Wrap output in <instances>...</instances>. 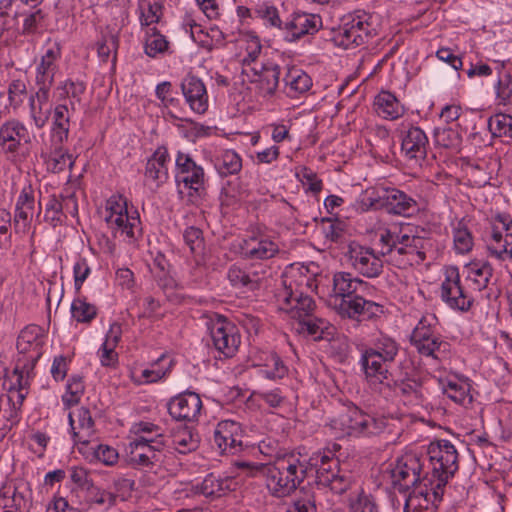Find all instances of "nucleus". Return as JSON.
I'll list each match as a JSON object with an SVG mask.
<instances>
[{"label":"nucleus","mask_w":512,"mask_h":512,"mask_svg":"<svg viewBox=\"0 0 512 512\" xmlns=\"http://www.w3.org/2000/svg\"><path fill=\"white\" fill-rule=\"evenodd\" d=\"M84 393V384L80 376H73L67 383V391L62 396L65 406L70 407L76 405Z\"/></svg>","instance_id":"nucleus-57"},{"label":"nucleus","mask_w":512,"mask_h":512,"mask_svg":"<svg viewBox=\"0 0 512 512\" xmlns=\"http://www.w3.org/2000/svg\"><path fill=\"white\" fill-rule=\"evenodd\" d=\"M214 442L222 453L236 454L242 449V432L239 423L232 420L219 422L214 430Z\"/></svg>","instance_id":"nucleus-23"},{"label":"nucleus","mask_w":512,"mask_h":512,"mask_svg":"<svg viewBox=\"0 0 512 512\" xmlns=\"http://www.w3.org/2000/svg\"><path fill=\"white\" fill-rule=\"evenodd\" d=\"M166 360H168V366L165 370H163V369H144L141 371V374L139 376L133 373L131 375L132 381L137 385H142V384L154 383V382L161 380L168 373V371L172 365V360L169 359L165 354H162L157 359V361L153 364V365H156V364L166 361Z\"/></svg>","instance_id":"nucleus-47"},{"label":"nucleus","mask_w":512,"mask_h":512,"mask_svg":"<svg viewBox=\"0 0 512 512\" xmlns=\"http://www.w3.org/2000/svg\"><path fill=\"white\" fill-rule=\"evenodd\" d=\"M441 299L452 309L467 311L473 299L461 285L459 271L456 267H449L445 271V280L441 284Z\"/></svg>","instance_id":"nucleus-15"},{"label":"nucleus","mask_w":512,"mask_h":512,"mask_svg":"<svg viewBox=\"0 0 512 512\" xmlns=\"http://www.w3.org/2000/svg\"><path fill=\"white\" fill-rule=\"evenodd\" d=\"M24 144H31V136L22 121L10 118L0 124V150L5 155L17 154Z\"/></svg>","instance_id":"nucleus-17"},{"label":"nucleus","mask_w":512,"mask_h":512,"mask_svg":"<svg viewBox=\"0 0 512 512\" xmlns=\"http://www.w3.org/2000/svg\"><path fill=\"white\" fill-rule=\"evenodd\" d=\"M443 393L452 401L462 406L472 403L470 384L467 379L459 378L456 375L439 379Z\"/></svg>","instance_id":"nucleus-31"},{"label":"nucleus","mask_w":512,"mask_h":512,"mask_svg":"<svg viewBox=\"0 0 512 512\" xmlns=\"http://www.w3.org/2000/svg\"><path fill=\"white\" fill-rule=\"evenodd\" d=\"M426 249H418L408 244L394 245L393 249H388V260L399 268L421 264L426 259Z\"/></svg>","instance_id":"nucleus-34"},{"label":"nucleus","mask_w":512,"mask_h":512,"mask_svg":"<svg viewBox=\"0 0 512 512\" xmlns=\"http://www.w3.org/2000/svg\"><path fill=\"white\" fill-rule=\"evenodd\" d=\"M282 284L283 288L276 295L279 310L298 322L311 315L315 302L307 292L317 289L316 274L305 266L292 267L284 273Z\"/></svg>","instance_id":"nucleus-2"},{"label":"nucleus","mask_w":512,"mask_h":512,"mask_svg":"<svg viewBox=\"0 0 512 512\" xmlns=\"http://www.w3.org/2000/svg\"><path fill=\"white\" fill-rule=\"evenodd\" d=\"M398 352L399 345L394 339L381 336L361 355L360 364L368 388L379 399L390 401L394 398L395 380L389 368Z\"/></svg>","instance_id":"nucleus-1"},{"label":"nucleus","mask_w":512,"mask_h":512,"mask_svg":"<svg viewBox=\"0 0 512 512\" xmlns=\"http://www.w3.org/2000/svg\"><path fill=\"white\" fill-rule=\"evenodd\" d=\"M372 19L373 17L364 11L345 16L334 35L336 45L349 49L364 44L376 34Z\"/></svg>","instance_id":"nucleus-7"},{"label":"nucleus","mask_w":512,"mask_h":512,"mask_svg":"<svg viewBox=\"0 0 512 512\" xmlns=\"http://www.w3.org/2000/svg\"><path fill=\"white\" fill-rule=\"evenodd\" d=\"M59 57V47L53 46L46 50L36 68V84H53Z\"/></svg>","instance_id":"nucleus-39"},{"label":"nucleus","mask_w":512,"mask_h":512,"mask_svg":"<svg viewBox=\"0 0 512 512\" xmlns=\"http://www.w3.org/2000/svg\"><path fill=\"white\" fill-rule=\"evenodd\" d=\"M175 162L178 181L191 190L190 197L201 196L206 181L202 166L197 165L190 155L182 152H178Z\"/></svg>","instance_id":"nucleus-19"},{"label":"nucleus","mask_w":512,"mask_h":512,"mask_svg":"<svg viewBox=\"0 0 512 512\" xmlns=\"http://www.w3.org/2000/svg\"><path fill=\"white\" fill-rule=\"evenodd\" d=\"M201 409L202 401L194 392L181 393L168 403L169 414L177 421L193 423L198 420Z\"/></svg>","instance_id":"nucleus-20"},{"label":"nucleus","mask_w":512,"mask_h":512,"mask_svg":"<svg viewBox=\"0 0 512 512\" xmlns=\"http://www.w3.org/2000/svg\"><path fill=\"white\" fill-rule=\"evenodd\" d=\"M278 252V244L265 235L251 236L240 245V253L246 259L267 260Z\"/></svg>","instance_id":"nucleus-26"},{"label":"nucleus","mask_w":512,"mask_h":512,"mask_svg":"<svg viewBox=\"0 0 512 512\" xmlns=\"http://www.w3.org/2000/svg\"><path fill=\"white\" fill-rule=\"evenodd\" d=\"M119 40L118 36L112 32L102 34L97 43L98 56L102 61H107L112 52L116 53Z\"/></svg>","instance_id":"nucleus-61"},{"label":"nucleus","mask_w":512,"mask_h":512,"mask_svg":"<svg viewBox=\"0 0 512 512\" xmlns=\"http://www.w3.org/2000/svg\"><path fill=\"white\" fill-rule=\"evenodd\" d=\"M214 167L221 177L236 175L242 169V159L234 150H223L215 156Z\"/></svg>","instance_id":"nucleus-42"},{"label":"nucleus","mask_w":512,"mask_h":512,"mask_svg":"<svg viewBox=\"0 0 512 512\" xmlns=\"http://www.w3.org/2000/svg\"><path fill=\"white\" fill-rule=\"evenodd\" d=\"M32 372L21 371L19 364L15 368V374L17 375L16 383L9 389L7 394L8 402L11 405L10 413L7 419L12 423L18 421V413L22 407V404L28 394L27 388L29 386V378Z\"/></svg>","instance_id":"nucleus-29"},{"label":"nucleus","mask_w":512,"mask_h":512,"mask_svg":"<svg viewBox=\"0 0 512 512\" xmlns=\"http://www.w3.org/2000/svg\"><path fill=\"white\" fill-rule=\"evenodd\" d=\"M75 110L68 107L66 102H59L51 110V144H64L69 137L71 117Z\"/></svg>","instance_id":"nucleus-25"},{"label":"nucleus","mask_w":512,"mask_h":512,"mask_svg":"<svg viewBox=\"0 0 512 512\" xmlns=\"http://www.w3.org/2000/svg\"><path fill=\"white\" fill-rule=\"evenodd\" d=\"M297 330L306 332L314 340H330L335 328L326 320L311 314L298 322Z\"/></svg>","instance_id":"nucleus-38"},{"label":"nucleus","mask_w":512,"mask_h":512,"mask_svg":"<svg viewBox=\"0 0 512 512\" xmlns=\"http://www.w3.org/2000/svg\"><path fill=\"white\" fill-rule=\"evenodd\" d=\"M283 81L287 89L286 93L290 97L305 93L312 85L310 76L297 68L289 69Z\"/></svg>","instance_id":"nucleus-44"},{"label":"nucleus","mask_w":512,"mask_h":512,"mask_svg":"<svg viewBox=\"0 0 512 512\" xmlns=\"http://www.w3.org/2000/svg\"><path fill=\"white\" fill-rule=\"evenodd\" d=\"M312 456H320L318 465L314 466L316 472V479L320 485L330 488L336 494H343L351 486V477L342 472L340 469L336 470L335 474L325 470V461L330 459V451L316 452Z\"/></svg>","instance_id":"nucleus-21"},{"label":"nucleus","mask_w":512,"mask_h":512,"mask_svg":"<svg viewBox=\"0 0 512 512\" xmlns=\"http://www.w3.org/2000/svg\"><path fill=\"white\" fill-rule=\"evenodd\" d=\"M169 160L168 151L164 147H159L148 159L145 169L147 180L155 182L156 186L168 179L167 162Z\"/></svg>","instance_id":"nucleus-36"},{"label":"nucleus","mask_w":512,"mask_h":512,"mask_svg":"<svg viewBox=\"0 0 512 512\" xmlns=\"http://www.w3.org/2000/svg\"><path fill=\"white\" fill-rule=\"evenodd\" d=\"M512 225V219H510L507 215H497L492 222L490 238L487 244L488 251L492 256H494V246L495 242L504 243L506 239V235L510 232V226Z\"/></svg>","instance_id":"nucleus-45"},{"label":"nucleus","mask_w":512,"mask_h":512,"mask_svg":"<svg viewBox=\"0 0 512 512\" xmlns=\"http://www.w3.org/2000/svg\"><path fill=\"white\" fill-rule=\"evenodd\" d=\"M72 317L81 323L91 322L97 315V308L85 298H76L71 304Z\"/></svg>","instance_id":"nucleus-52"},{"label":"nucleus","mask_w":512,"mask_h":512,"mask_svg":"<svg viewBox=\"0 0 512 512\" xmlns=\"http://www.w3.org/2000/svg\"><path fill=\"white\" fill-rule=\"evenodd\" d=\"M377 113L385 119L394 120L401 117L404 108L397 98L388 91H382L375 98Z\"/></svg>","instance_id":"nucleus-43"},{"label":"nucleus","mask_w":512,"mask_h":512,"mask_svg":"<svg viewBox=\"0 0 512 512\" xmlns=\"http://www.w3.org/2000/svg\"><path fill=\"white\" fill-rule=\"evenodd\" d=\"M103 217L115 239L134 244L142 235L138 211L129 210L128 200L121 194H114L106 200Z\"/></svg>","instance_id":"nucleus-4"},{"label":"nucleus","mask_w":512,"mask_h":512,"mask_svg":"<svg viewBox=\"0 0 512 512\" xmlns=\"http://www.w3.org/2000/svg\"><path fill=\"white\" fill-rule=\"evenodd\" d=\"M45 13L38 9L25 16L23 21L22 33L24 35H33L45 27Z\"/></svg>","instance_id":"nucleus-62"},{"label":"nucleus","mask_w":512,"mask_h":512,"mask_svg":"<svg viewBox=\"0 0 512 512\" xmlns=\"http://www.w3.org/2000/svg\"><path fill=\"white\" fill-rule=\"evenodd\" d=\"M427 459L431 467V476L439 485H446L458 471V452L448 440L440 439L431 442L427 447Z\"/></svg>","instance_id":"nucleus-6"},{"label":"nucleus","mask_w":512,"mask_h":512,"mask_svg":"<svg viewBox=\"0 0 512 512\" xmlns=\"http://www.w3.org/2000/svg\"><path fill=\"white\" fill-rule=\"evenodd\" d=\"M386 426L383 418L374 417L358 407H350L332 421L338 437L371 436L381 433Z\"/></svg>","instance_id":"nucleus-5"},{"label":"nucleus","mask_w":512,"mask_h":512,"mask_svg":"<svg viewBox=\"0 0 512 512\" xmlns=\"http://www.w3.org/2000/svg\"><path fill=\"white\" fill-rule=\"evenodd\" d=\"M86 500L90 504L109 508L116 503V495L112 492L100 489L94 484L86 490Z\"/></svg>","instance_id":"nucleus-56"},{"label":"nucleus","mask_w":512,"mask_h":512,"mask_svg":"<svg viewBox=\"0 0 512 512\" xmlns=\"http://www.w3.org/2000/svg\"><path fill=\"white\" fill-rule=\"evenodd\" d=\"M350 512H380L375 499L365 493H360L349 505Z\"/></svg>","instance_id":"nucleus-63"},{"label":"nucleus","mask_w":512,"mask_h":512,"mask_svg":"<svg viewBox=\"0 0 512 512\" xmlns=\"http://www.w3.org/2000/svg\"><path fill=\"white\" fill-rule=\"evenodd\" d=\"M395 245L407 246L411 244L412 247L418 249H426L429 246V240L424 237L412 234L410 227L401 228L398 232L393 231Z\"/></svg>","instance_id":"nucleus-55"},{"label":"nucleus","mask_w":512,"mask_h":512,"mask_svg":"<svg viewBox=\"0 0 512 512\" xmlns=\"http://www.w3.org/2000/svg\"><path fill=\"white\" fill-rule=\"evenodd\" d=\"M496 101L498 105H512V75L499 73L495 84Z\"/></svg>","instance_id":"nucleus-54"},{"label":"nucleus","mask_w":512,"mask_h":512,"mask_svg":"<svg viewBox=\"0 0 512 512\" xmlns=\"http://www.w3.org/2000/svg\"><path fill=\"white\" fill-rule=\"evenodd\" d=\"M434 141L440 147L458 149L462 139L460 134L451 127H437L434 130Z\"/></svg>","instance_id":"nucleus-53"},{"label":"nucleus","mask_w":512,"mask_h":512,"mask_svg":"<svg viewBox=\"0 0 512 512\" xmlns=\"http://www.w3.org/2000/svg\"><path fill=\"white\" fill-rule=\"evenodd\" d=\"M334 306L341 316L350 319L371 318L381 312L379 304L366 300L357 293L350 297L340 298V301L335 303Z\"/></svg>","instance_id":"nucleus-22"},{"label":"nucleus","mask_w":512,"mask_h":512,"mask_svg":"<svg viewBox=\"0 0 512 512\" xmlns=\"http://www.w3.org/2000/svg\"><path fill=\"white\" fill-rule=\"evenodd\" d=\"M344 259L352 269L363 277L374 279L383 272L384 263L380 255L373 248L356 241L347 245Z\"/></svg>","instance_id":"nucleus-13"},{"label":"nucleus","mask_w":512,"mask_h":512,"mask_svg":"<svg viewBox=\"0 0 512 512\" xmlns=\"http://www.w3.org/2000/svg\"><path fill=\"white\" fill-rule=\"evenodd\" d=\"M368 287V283L358 277H354L349 272H337L333 276V289L331 298L334 304L340 301V298L350 297Z\"/></svg>","instance_id":"nucleus-30"},{"label":"nucleus","mask_w":512,"mask_h":512,"mask_svg":"<svg viewBox=\"0 0 512 512\" xmlns=\"http://www.w3.org/2000/svg\"><path fill=\"white\" fill-rule=\"evenodd\" d=\"M253 12L255 17L266 21L267 24L281 28L282 22L280 20L278 10L272 4L268 2L259 3L255 6Z\"/></svg>","instance_id":"nucleus-59"},{"label":"nucleus","mask_w":512,"mask_h":512,"mask_svg":"<svg viewBox=\"0 0 512 512\" xmlns=\"http://www.w3.org/2000/svg\"><path fill=\"white\" fill-rule=\"evenodd\" d=\"M52 108L29 101V116L35 128L42 129L48 123Z\"/></svg>","instance_id":"nucleus-60"},{"label":"nucleus","mask_w":512,"mask_h":512,"mask_svg":"<svg viewBox=\"0 0 512 512\" xmlns=\"http://www.w3.org/2000/svg\"><path fill=\"white\" fill-rule=\"evenodd\" d=\"M43 343L42 330L37 325H29L20 332L17 339V349L20 354L26 357L22 367H20L21 371H33L36 362L42 355Z\"/></svg>","instance_id":"nucleus-16"},{"label":"nucleus","mask_w":512,"mask_h":512,"mask_svg":"<svg viewBox=\"0 0 512 512\" xmlns=\"http://www.w3.org/2000/svg\"><path fill=\"white\" fill-rule=\"evenodd\" d=\"M245 77L255 85V89L260 95L272 96L279 84L280 67L272 61L253 64V67L246 68Z\"/></svg>","instance_id":"nucleus-18"},{"label":"nucleus","mask_w":512,"mask_h":512,"mask_svg":"<svg viewBox=\"0 0 512 512\" xmlns=\"http://www.w3.org/2000/svg\"><path fill=\"white\" fill-rule=\"evenodd\" d=\"M425 459L408 453L399 458L396 463L390 464L383 473L384 477H389L393 487L399 491H406L410 487L423 482V477L428 472L424 470Z\"/></svg>","instance_id":"nucleus-9"},{"label":"nucleus","mask_w":512,"mask_h":512,"mask_svg":"<svg viewBox=\"0 0 512 512\" xmlns=\"http://www.w3.org/2000/svg\"><path fill=\"white\" fill-rule=\"evenodd\" d=\"M428 138L419 127H411L402 139L401 148L410 159H424L427 154Z\"/></svg>","instance_id":"nucleus-33"},{"label":"nucleus","mask_w":512,"mask_h":512,"mask_svg":"<svg viewBox=\"0 0 512 512\" xmlns=\"http://www.w3.org/2000/svg\"><path fill=\"white\" fill-rule=\"evenodd\" d=\"M182 93L190 108L203 114L208 109V94L203 81L196 76L188 75L181 83Z\"/></svg>","instance_id":"nucleus-28"},{"label":"nucleus","mask_w":512,"mask_h":512,"mask_svg":"<svg viewBox=\"0 0 512 512\" xmlns=\"http://www.w3.org/2000/svg\"><path fill=\"white\" fill-rule=\"evenodd\" d=\"M203 320L217 351L225 357H232L241 342L238 327L217 313L204 315Z\"/></svg>","instance_id":"nucleus-10"},{"label":"nucleus","mask_w":512,"mask_h":512,"mask_svg":"<svg viewBox=\"0 0 512 512\" xmlns=\"http://www.w3.org/2000/svg\"><path fill=\"white\" fill-rule=\"evenodd\" d=\"M68 417L74 440L87 443L95 431L94 420L90 411L85 407H81L75 412L69 413Z\"/></svg>","instance_id":"nucleus-32"},{"label":"nucleus","mask_w":512,"mask_h":512,"mask_svg":"<svg viewBox=\"0 0 512 512\" xmlns=\"http://www.w3.org/2000/svg\"><path fill=\"white\" fill-rule=\"evenodd\" d=\"M200 443V437L192 425H180L173 429L172 444L174 449L186 454L195 451Z\"/></svg>","instance_id":"nucleus-37"},{"label":"nucleus","mask_w":512,"mask_h":512,"mask_svg":"<svg viewBox=\"0 0 512 512\" xmlns=\"http://www.w3.org/2000/svg\"><path fill=\"white\" fill-rule=\"evenodd\" d=\"M235 482L231 478H222L214 474L207 475L200 484L194 487L195 493L206 498L215 499L234 489Z\"/></svg>","instance_id":"nucleus-35"},{"label":"nucleus","mask_w":512,"mask_h":512,"mask_svg":"<svg viewBox=\"0 0 512 512\" xmlns=\"http://www.w3.org/2000/svg\"><path fill=\"white\" fill-rule=\"evenodd\" d=\"M446 485H439L427 474L423 477V486L417 487L407 498L405 512H436L442 501Z\"/></svg>","instance_id":"nucleus-14"},{"label":"nucleus","mask_w":512,"mask_h":512,"mask_svg":"<svg viewBox=\"0 0 512 512\" xmlns=\"http://www.w3.org/2000/svg\"><path fill=\"white\" fill-rule=\"evenodd\" d=\"M493 275V268L488 262L472 263L468 267V279L475 284V288L483 290L488 286Z\"/></svg>","instance_id":"nucleus-46"},{"label":"nucleus","mask_w":512,"mask_h":512,"mask_svg":"<svg viewBox=\"0 0 512 512\" xmlns=\"http://www.w3.org/2000/svg\"><path fill=\"white\" fill-rule=\"evenodd\" d=\"M362 202L365 206L362 207L363 211L381 206L391 214L404 217H410L419 211V205L414 198L392 187L377 190V195L374 191L367 192Z\"/></svg>","instance_id":"nucleus-8"},{"label":"nucleus","mask_w":512,"mask_h":512,"mask_svg":"<svg viewBox=\"0 0 512 512\" xmlns=\"http://www.w3.org/2000/svg\"><path fill=\"white\" fill-rule=\"evenodd\" d=\"M168 49V41L165 36L159 33V31L153 28L146 29L145 38V53L152 58H155L158 54L164 53Z\"/></svg>","instance_id":"nucleus-48"},{"label":"nucleus","mask_w":512,"mask_h":512,"mask_svg":"<svg viewBox=\"0 0 512 512\" xmlns=\"http://www.w3.org/2000/svg\"><path fill=\"white\" fill-rule=\"evenodd\" d=\"M320 456H310L309 459L290 455L278 459L269 467H261L262 477L269 493L276 498H284L293 493L297 487L314 471Z\"/></svg>","instance_id":"nucleus-3"},{"label":"nucleus","mask_w":512,"mask_h":512,"mask_svg":"<svg viewBox=\"0 0 512 512\" xmlns=\"http://www.w3.org/2000/svg\"><path fill=\"white\" fill-rule=\"evenodd\" d=\"M488 127L493 136L512 138V116L497 113L488 120Z\"/></svg>","instance_id":"nucleus-51"},{"label":"nucleus","mask_w":512,"mask_h":512,"mask_svg":"<svg viewBox=\"0 0 512 512\" xmlns=\"http://www.w3.org/2000/svg\"><path fill=\"white\" fill-rule=\"evenodd\" d=\"M165 439L163 435L157 437L138 436L129 442L127 454L129 461L143 468L160 467L166 458Z\"/></svg>","instance_id":"nucleus-11"},{"label":"nucleus","mask_w":512,"mask_h":512,"mask_svg":"<svg viewBox=\"0 0 512 512\" xmlns=\"http://www.w3.org/2000/svg\"><path fill=\"white\" fill-rule=\"evenodd\" d=\"M34 195L31 186L24 187L20 192L14 213V231L18 235H25L30 229L34 214Z\"/></svg>","instance_id":"nucleus-24"},{"label":"nucleus","mask_w":512,"mask_h":512,"mask_svg":"<svg viewBox=\"0 0 512 512\" xmlns=\"http://www.w3.org/2000/svg\"><path fill=\"white\" fill-rule=\"evenodd\" d=\"M185 26H189L191 38L203 47L211 46L208 38H211V40L216 39L217 41L223 39L222 32L217 28H211L209 32H205L202 26L192 19L186 20Z\"/></svg>","instance_id":"nucleus-50"},{"label":"nucleus","mask_w":512,"mask_h":512,"mask_svg":"<svg viewBox=\"0 0 512 512\" xmlns=\"http://www.w3.org/2000/svg\"><path fill=\"white\" fill-rule=\"evenodd\" d=\"M58 101L66 102L68 107L76 111L77 105L82 102L86 91V85L78 80H65L57 86Z\"/></svg>","instance_id":"nucleus-41"},{"label":"nucleus","mask_w":512,"mask_h":512,"mask_svg":"<svg viewBox=\"0 0 512 512\" xmlns=\"http://www.w3.org/2000/svg\"><path fill=\"white\" fill-rule=\"evenodd\" d=\"M41 156L47 170L53 173H60L66 168L71 169L74 164L73 156L63 148V144H52L51 150L42 152Z\"/></svg>","instance_id":"nucleus-40"},{"label":"nucleus","mask_w":512,"mask_h":512,"mask_svg":"<svg viewBox=\"0 0 512 512\" xmlns=\"http://www.w3.org/2000/svg\"><path fill=\"white\" fill-rule=\"evenodd\" d=\"M322 26V19L319 15L309 13H296L292 19L285 23L286 30L284 39L293 42L306 34H313Z\"/></svg>","instance_id":"nucleus-27"},{"label":"nucleus","mask_w":512,"mask_h":512,"mask_svg":"<svg viewBox=\"0 0 512 512\" xmlns=\"http://www.w3.org/2000/svg\"><path fill=\"white\" fill-rule=\"evenodd\" d=\"M141 25L147 28H152L151 25L156 24L162 17L163 5L158 0H145L140 5Z\"/></svg>","instance_id":"nucleus-49"},{"label":"nucleus","mask_w":512,"mask_h":512,"mask_svg":"<svg viewBox=\"0 0 512 512\" xmlns=\"http://www.w3.org/2000/svg\"><path fill=\"white\" fill-rule=\"evenodd\" d=\"M287 371V367L276 354H270L267 357L264 368L262 369V373L269 379H281L287 374Z\"/></svg>","instance_id":"nucleus-58"},{"label":"nucleus","mask_w":512,"mask_h":512,"mask_svg":"<svg viewBox=\"0 0 512 512\" xmlns=\"http://www.w3.org/2000/svg\"><path fill=\"white\" fill-rule=\"evenodd\" d=\"M227 277L232 286L250 290V278L247 269L232 265L228 270Z\"/></svg>","instance_id":"nucleus-64"},{"label":"nucleus","mask_w":512,"mask_h":512,"mask_svg":"<svg viewBox=\"0 0 512 512\" xmlns=\"http://www.w3.org/2000/svg\"><path fill=\"white\" fill-rule=\"evenodd\" d=\"M437 318L433 314L424 315L412 331L411 344L423 356L439 359L445 353L449 344L435 331Z\"/></svg>","instance_id":"nucleus-12"}]
</instances>
